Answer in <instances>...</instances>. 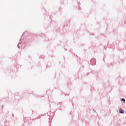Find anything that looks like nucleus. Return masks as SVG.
<instances>
[{
	"mask_svg": "<svg viewBox=\"0 0 126 126\" xmlns=\"http://www.w3.org/2000/svg\"><path fill=\"white\" fill-rule=\"evenodd\" d=\"M119 113H120L121 114H124V110L122 109H120Z\"/></svg>",
	"mask_w": 126,
	"mask_h": 126,
	"instance_id": "1",
	"label": "nucleus"
},
{
	"mask_svg": "<svg viewBox=\"0 0 126 126\" xmlns=\"http://www.w3.org/2000/svg\"><path fill=\"white\" fill-rule=\"evenodd\" d=\"M121 100L123 101L124 103H125V102H126V99H125V98H122Z\"/></svg>",
	"mask_w": 126,
	"mask_h": 126,
	"instance_id": "2",
	"label": "nucleus"
}]
</instances>
